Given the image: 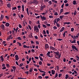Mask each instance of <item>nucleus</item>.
<instances>
[{"mask_svg": "<svg viewBox=\"0 0 79 79\" xmlns=\"http://www.w3.org/2000/svg\"><path fill=\"white\" fill-rule=\"evenodd\" d=\"M53 53H54V55L55 56V58L57 59H59L61 57V54H59V52L57 51L55 52L54 51H53Z\"/></svg>", "mask_w": 79, "mask_h": 79, "instance_id": "f257e3e1", "label": "nucleus"}, {"mask_svg": "<svg viewBox=\"0 0 79 79\" xmlns=\"http://www.w3.org/2000/svg\"><path fill=\"white\" fill-rule=\"evenodd\" d=\"M34 31H36V32L38 33L39 31V30L37 27V26H35L34 27Z\"/></svg>", "mask_w": 79, "mask_h": 79, "instance_id": "f03ea898", "label": "nucleus"}, {"mask_svg": "<svg viewBox=\"0 0 79 79\" xmlns=\"http://www.w3.org/2000/svg\"><path fill=\"white\" fill-rule=\"evenodd\" d=\"M40 18L42 20H46L47 19L46 17L44 16H43V17L42 15H40Z\"/></svg>", "mask_w": 79, "mask_h": 79, "instance_id": "7ed1b4c3", "label": "nucleus"}, {"mask_svg": "<svg viewBox=\"0 0 79 79\" xmlns=\"http://www.w3.org/2000/svg\"><path fill=\"white\" fill-rule=\"evenodd\" d=\"M50 49L53 50V51H57V49H56L55 48L51 46H50Z\"/></svg>", "mask_w": 79, "mask_h": 79, "instance_id": "20e7f679", "label": "nucleus"}, {"mask_svg": "<svg viewBox=\"0 0 79 79\" xmlns=\"http://www.w3.org/2000/svg\"><path fill=\"white\" fill-rule=\"evenodd\" d=\"M54 23H56V24L57 26V27H59L60 26L59 25V23H57V22H56V19H55L54 20Z\"/></svg>", "mask_w": 79, "mask_h": 79, "instance_id": "39448f33", "label": "nucleus"}, {"mask_svg": "<svg viewBox=\"0 0 79 79\" xmlns=\"http://www.w3.org/2000/svg\"><path fill=\"white\" fill-rule=\"evenodd\" d=\"M72 49H73V50H74V49L76 50L77 51H78V49H77V48H76V47L75 46L72 45Z\"/></svg>", "mask_w": 79, "mask_h": 79, "instance_id": "423d86ee", "label": "nucleus"}, {"mask_svg": "<svg viewBox=\"0 0 79 79\" xmlns=\"http://www.w3.org/2000/svg\"><path fill=\"white\" fill-rule=\"evenodd\" d=\"M72 49H73V50H74V49L76 50L77 51H78V49H77V48H76V47L75 46L72 45Z\"/></svg>", "mask_w": 79, "mask_h": 79, "instance_id": "0eeeda50", "label": "nucleus"}, {"mask_svg": "<svg viewBox=\"0 0 79 79\" xmlns=\"http://www.w3.org/2000/svg\"><path fill=\"white\" fill-rule=\"evenodd\" d=\"M0 28L2 30H5V26L3 24H2V25H1Z\"/></svg>", "mask_w": 79, "mask_h": 79, "instance_id": "6e6552de", "label": "nucleus"}, {"mask_svg": "<svg viewBox=\"0 0 79 79\" xmlns=\"http://www.w3.org/2000/svg\"><path fill=\"white\" fill-rule=\"evenodd\" d=\"M4 17V16L2 14L1 15V16H0V21H2V20H3V18Z\"/></svg>", "mask_w": 79, "mask_h": 79, "instance_id": "1a4fd4ad", "label": "nucleus"}, {"mask_svg": "<svg viewBox=\"0 0 79 79\" xmlns=\"http://www.w3.org/2000/svg\"><path fill=\"white\" fill-rule=\"evenodd\" d=\"M51 53L50 52H48L47 54L46 55L48 56L49 57H51V56L50 55V54Z\"/></svg>", "mask_w": 79, "mask_h": 79, "instance_id": "9d476101", "label": "nucleus"}, {"mask_svg": "<svg viewBox=\"0 0 79 79\" xmlns=\"http://www.w3.org/2000/svg\"><path fill=\"white\" fill-rule=\"evenodd\" d=\"M45 7V5H41V8H40V10H43V9H44V8Z\"/></svg>", "mask_w": 79, "mask_h": 79, "instance_id": "9b49d317", "label": "nucleus"}, {"mask_svg": "<svg viewBox=\"0 0 79 79\" xmlns=\"http://www.w3.org/2000/svg\"><path fill=\"white\" fill-rule=\"evenodd\" d=\"M49 48V45L48 44H46L45 45V49H48Z\"/></svg>", "mask_w": 79, "mask_h": 79, "instance_id": "f8f14e48", "label": "nucleus"}, {"mask_svg": "<svg viewBox=\"0 0 79 79\" xmlns=\"http://www.w3.org/2000/svg\"><path fill=\"white\" fill-rule=\"evenodd\" d=\"M64 29H65L64 27H62L60 29V32H63L64 31Z\"/></svg>", "mask_w": 79, "mask_h": 79, "instance_id": "ddd939ff", "label": "nucleus"}, {"mask_svg": "<svg viewBox=\"0 0 79 79\" xmlns=\"http://www.w3.org/2000/svg\"><path fill=\"white\" fill-rule=\"evenodd\" d=\"M34 4H37L38 1L37 0H34L32 2Z\"/></svg>", "mask_w": 79, "mask_h": 79, "instance_id": "4468645a", "label": "nucleus"}, {"mask_svg": "<svg viewBox=\"0 0 79 79\" xmlns=\"http://www.w3.org/2000/svg\"><path fill=\"white\" fill-rule=\"evenodd\" d=\"M1 60L2 61H4V59L3 58V56H0Z\"/></svg>", "mask_w": 79, "mask_h": 79, "instance_id": "2eb2a0df", "label": "nucleus"}, {"mask_svg": "<svg viewBox=\"0 0 79 79\" xmlns=\"http://www.w3.org/2000/svg\"><path fill=\"white\" fill-rule=\"evenodd\" d=\"M55 71L54 70H52L51 73L52 75H54L55 74Z\"/></svg>", "mask_w": 79, "mask_h": 79, "instance_id": "dca6fc26", "label": "nucleus"}, {"mask_svg": "<svg viewBox=\"0 0 79 79\" xmlns=\"http://www.w3.org/2000/svg\"><path fill=\"white\" fill-rule=\"evenodd\" d=\"M73 5H76L77 4V3L76 2V0H74L73 1Z\"/></svg>", "mask_w": 79, "mask_h": 79, "instance_id": "f3484780", "label": "nucleus"}, {"mask_svg": "<svg viewBox=\"0 0 79 79\" xmlns=\"http://www.w3.org/2000/svg\"><path fill=\"white\" fill-rule=\"evenodd\" d=\"M7 6L8 8H9L11 7V4L10 3H8L7 4Z\"/></svg>", "mask_w": 79, "mask_h": 79, "instance_id": "a211bd4d", "label": "nucleus"}, {"mask_svg": "<svg viewBox=\"0 0 79 79\" xmlns=\"http://www.w3.org/2000/svg\"><path fill=\"white\" fill-rule=\"evenodd\" d=\"M76 40H73V41H72L71 42V44L76 43Z\"/></svg>", "mask_w": 79, "mask_h": 79, "instance_id": "6ab92c4d", "label": "nucleus"}, {"mask_svg": "<svg viewBox=\"0 0 79 79\" xmlns=\"http://www.w3.org/2000/svg\"><path fill=\"white\" fill-rule=\"evenodd\" d=\"M33 68H30V69H29V72L30 73H31L32 72L33 70Z\"/></svg>", "mask_w": 79, "mask_h": 79, "instance_id": "aec40b11", "label": "nucleus"}, {"mask_svg": "<svg viewBox=\"0 0 79 79\" xmlns=\"http://www.w3.org/2000/svg\"><path fill=\"white\" fill-rule=\"evenodd\" d=\"M15 57L16 60H18V56L16 55L15 56Z\"/></svg>", "mask_w": 79, "mask_h": 79, "instance_id": "412c9836", "label": "nucleus"}, {"mask_svg": "<svg viewBox=\"0 0 79 79\" xmlns=\"http://www.w3.org/2000/svg\"><path fill=\"white\" fill-rule=\"evenodd\" d=\"M26 11L27 12L28 15H29V8H26Z\"/></svg>", "mask_w": 79, "mask_h": 79, "instance_id": "4be33fe9", "label": "nucleus"}, {"mask_svg": "<svg viewBox=\"0 0 79 79\" xmlns=\"http://www.w3.org/2000/svg\"><path fill=\"white\" fill-rule=\"evenodd\" d=\"M71 23L70 22H64V24L69 25Z\"/></svg>", "mask_w": 79, "mask_h": 79, "instance_id": "5701e85b", "label": "nucleus"}, {"mask_svg": "<svg viewBox=\"0 0 79 79\" xmlns=\"http://www.w3.org/2000/svg\"><path fill=\"white\" fill-rule=\"evenodd\" d=\"M64 15H63L62 16H59V18H60V19L61 20L63 18V17H64Z\"/></svg>", "mask_w": 79, "mask_h": 79, "instance_id": "b1692460", "label": "nucleus"}, {"mask_svg": "<svg viewBox=\"0 0 79 79\" xmlns=\"http://www.w3.org/2000/svg\"><path fill=\"white\" fill-rule=\"evenodd\" d=\"M5 25L7 27H8L10 25V24L9 23H6Z\"/></svg>", "mask_w": 79, "mask_h": 79, "instance_id": "393cba45", "label": "nucleus"}, {"mask_svg": "<svg viewBox=\"0 0 79 79\" xmlns=\"http://www.w3.org/2000/svg\"><path fill=\"white\" fill-rule=\"evenodd\" d=\"M29 37L30 38H33V36L32 35V33H31L30 34V35H29Z\"/></svg>", "mask_w": 79, "mask_h": 79, "instance_id": "a878e982", "label": "nucleus"}, {"mask_svg": "<svg viewBox=\"0 0 79 79\" xmlns=\"http://www.w3.org/2000/svg\"><path fill=\"white\" fill-rule=\"evenodd\" d=\"M69 77V75L68 74H66L65 75V79H67Z\"/></svg>", "mask_w": 79, "mask_h": 79, "instance_id": "bb28decb", "label": "nucleus"}, {"mask_svg": "<svg viewBox=\"0 0 79 79\" xmlns=\"http://www.w3.org/2000/svg\"><path fill=\"white\" fill-rule=\"evenodd\" d=\"M64 9L63 8H62L60 10V13L61 14L63 11Z\"/></svg>", "mask_w": 79, "mask_h": 79, "instance_id": "cd10ccee", "label": "nucleus"}, {"mask_svg": "<svg viewBox=\"0 0 79 79\" xmlns=\"http://www.w3.org/2000/svg\"><path fill=\"white\" fill-rule=\"evenodd\" d=\"M69 12H65V13H64V15H69Z\"/></svg>", "mask_w": 79, "mask_h": 79, "instance_id": "c85d7f7f", "label": "nucleus"}, {"mask_svg": "<svg viewBox=\"0 0 79 79\" xmlns=\"http://www.w3.org/2000/svg\"><path fill=\"white\" fill-rule=\"evenodd\" d=\"M39 58H40V60L41 61H43V59L42 58V57H41L40 56H39Z\"/></svg>", "mask_w": 79, "mask_h": 79, "instance_id": "c756f323", "label": "nucleus"}, {"mask_svg": "<svg viewBox=\"0 0 79 79\" xmlns=\"http://www.w3.org/2000/svg\"><path fill=\"white\" fill-rule=\"evenodd\" d=\"M53 29H54L55 30L57 29V27H56L55 26H54V27H53Z\"/></svg>", "mask_w": 79, "mask_h": 79, "instance_id": "7c9ffc66", "label": "nucleus"}, {"mask_svg": "<svg viewBox=\"0 0 79 79\" xmlns=\"http://www.w3.org/2000/svg\"><path fill=\"white\" fill-rule=\"evenodd\" d=\"M12 68L14 70L16 69V67L15 66H13L12 67Z\"/></svg>", "mask_w": 79, "mask_h": 79, "instance_id": "2f4dec72", "label": "nucleus"}, {"mask_svg": "<svg viewBox=\"0 0 79 79\" xmlns=\"http://www.w3.org/2000/svg\"><path fill=\"white\" fill-rule=\"evenodd\" d=\"M24 64L23 63H21V64H19V67H21V66H22Z\"/></svg>", "mask_w": 79, "mask_h": 79, "instance_id": "473e14b6", "label": "nucleus"}, {"mask_svg": "<svg viewBox=\"0 0 79 79\" xmlns=\"http://www.w3.org/2000/svg\"><path fill=\"white\" fill-rule=\"evenodd\" d=\"M17 9L16 7H15L12 8V10H16Z\"/></svg>", "mask_w": 79, "mask_h": 79, "instance_id": "72a5a7b5", "label": "nucleus"}, {"mask_svg": "<svg viewBox=\"0 0 79 79\" xmlns=\"http://www.w3.org/2000/svg\"><path fill=\"white\" fill-rule=\"evenodd\" d=\"M39 64L40 65H42L43 64L42 62L41 61L39 62Z\"/></svg>", "mask_w": 79, "mask_h": 79, "instance_id": "f704fd0d", "label": "nucleus"}, {"mask_svg": "<svg viewBox=\"0 0 79 79\" xmlns=\"http://www.w3.org/2000/svg\"><path fill=\"white\" fill-rule=\"evenodd\" d=\"M17 39H18L19 40H22L21 38V37H18L17 38Z\"/></svg>", "mask_w": 79, "mask_h": 79, "instance_id": "c9c22d12", "label": "nucleus"}, {"mask_svg": "<svg viewBox=\"0 0 79 79\" xmlns=\"http://www.w3.org/2000/svg\"><path fill=\"white\" fill-rule=\"evenodd\" d=\"M76 14H77V11L76 10H75L74 13V16L76 15Z\"/></svg>", "mask_w": 79, "mask_h": 79, "instance_id": "e433bc0d", "label": "nucleus"}, {"mask_svg": "<svg viewBox=\"0 0 79 79\" xmlns=\"http://www.w3.org/2000/svg\"><path fill=\"white\" fill-rule=\"evenodd\" d=\"M3 1H2V2H0V6H1L3 4Z\"/></svg>", "mask_w": 79, "mask_h": 79, "instance_id": "4c0bfd02", "label": "nucleus"}, {"mask_svg": "<svg viewBox=\"0 0 79 79\" xmlns=\"http://www.w3.org/2000/svg\"><path fill=\"white\" fill-rule=\"evenodd\" d=\"M48 3L50 4V5H52V2L51 1H50L48 2Z\"/></svg>", "mask_w": 79, "mask_h": 79, "instance_id": "58836bf2", "label": "nucleus"}, {"mask_svg": "<svg viewBox=\"0 0 79 79\" xmlns=\"http://www.w3.org/2000/svg\"><path fill=\"white\" fill-rule=\"evenodd\" d=\"M68 1L67 0H65L64 1V3H68Z\"/></svg>", "mask_w": 79, "mask_h": 79, "instance_id": "ea45409f", "label": "nucleus"}, {"mask_svg": "<svg viewBox=\"0 0 79 79\" xmlns=\"http://www.w3.org/2000/svg\"><path fill=\"white\" fill-rule=\"evenodd\" d=\"M58 76V74L57 73H56V74L55 75V78H56Z\"/></svg>", "mask_w": 79, "mask_h": 79, "instance_id": "a19ab883", "label": "nucleus"}, {"mask_svg": "<svg viewBox=\"0 0 79 79\" xmlns=\"http://www.w3.org/2000/svg\"><path fill=\"white\" fill-rule=\"evenodd\" d=\"M43 27L44 28H46L47 27V26H46L45 25H43Z\"/></svg>", "mask_w": 79, "mask_h": 79, "instance_id": "79ce46f5", "label": "nucleus"}, {"mask_svg": "<svg viewBox=\"0 0 79 79\" xmlns=\"http://www.w3.org/2000/svg\"><path fill=\"white\" fill-rule=\"evenodd\" d=\"M65 33H66V32H64V33H63V36L64 37H65Z\"/></svg>", "mask_w": 79, "mask_h": 79, "instance_id": "37998d69", "label": "nucleus"}, {"mask_svg": "<svg viewBox=\"0 0 79 79\" xmlns=\"http://www.w3.org/2000/svg\"><path fill=\"white\" fill-rule=\"evenodd\" d=\"M40 37L41 38H43V35H42V33H40Z\"/></svg>", "mask_w": 79, "mask_h": 79, "instance_id": "c03bdc74", "label": "nucleus"}, {"mask_svg": "<svg viewBox=\"0 0 79 79\" xmlns=\"http://www.w3.org/2000/svg\"><path fill=\"white\" fill-rule=\"evenodd\" d=\"M74 28H71V31L73 32L74 31Z\"/></svg>", "mask_w": 79, "mask_h": 79, "instance_id": "a18cd8bd", "label": "nucleus"}, {"mask_svg": "<svg viewBox=\"0 0 79 79\" xmlns=\"http://www.w3.org/2000/svg\"><path fill=\"white\" fill-rule=\"evenodd\" d=\"M55 12L56 13H55L54 15H58V13L57 12H56V11Z\"/></svg>", "mask_w": 79, "mask_h": 79, "instance_id": "49530a36", "label": "nucleus"}, {"mask_svg": "<svg viewBox=\"0 0 79 79\" xmlns=\"http://www.w3.org/2000/svg\"><path fill=\"white\" fill-rule=\"evenodd\" d=\"M18 44L19 45V46H22V44H21V43H20V42H18Z\"/></svg>", "mask_w": 79, "mask_h": 79, "instance_id": "de8ad7c7", "label": "nucleus"}, {"mask_svg": "<svg viewBox=\"0 0 79 79\" xmlns=\"http://www.w3.org/2000/svg\"><path fill=\"white\" fill-rule=\"evenodd\" d=\"M19 27L20 28H22V26H21V25L20 24H19Z\"/></svg>", "mask_w": 79, "mask_h": 79, "instance_id": "09e8293b", "label": "nucleus"}, {"mask_svg": "<svg viewBox=\"0 0 79 79\" xmlns=\"http://www.w3.org/2000/svg\"><path fill=\"white\" fill-rule=\"evenodd\" d=\"M49 18H53V16L52 15H50L49 16Z\"/></svg>", "mask_w": 79, "mask_h": 79, "instance_id": "8fccbe9b", "label": "nucleus"}, {"mask_svg": "<svg viewBox=\"0 0 79 79\" xmlns=\"http://www.w3.org/2000/svg\"><path fill=\"white\" fill-rule=\"evenodd\" d=\"M35 43L36 44H38L39 45V42L38 41H35Z\"/></svg>", "mask_w": 79, "mask_h": 79, "instance_id": "3c124183", "label": "nucleus"}, {"mask_svg": "<svg viewBox=\"0 0 79 79\" xmlns=\"http://www.w3.org/2000/svg\"><path fill=\"white\" fill-rule=\"evenodd\" d=\"M62 74H59L58 77H60L62 76Z\"/></svg>", "mask_w": 79, "mask_h": 79, "instance_id": "603ef678", "label": "nucleus"}, {"mask_svg": "<svg viewBox=\"0 0 79 79\" xmlns=\"http://www.w3.org/2000/svg\"><path fill=\"white\" fill-rule=\"evenodd\" d=\"M35 58L36 59L38 60V59H39V57H37V56H35Z\"/></svg>", "mask_w": 79, "mask_h": 79, "instance_id": "864d4df0", "label": "nucleus"}, {"mask_svg": "<svg viewBox=\"0 0 79 79\" xmlns=\"http://www.w3.org/2000/svg\"><path fill=\"white\" fill-rule=\"evenodd\" d=\"M65 6L67 7L68 6H69V3H66L65 4Z\"/></svg>", "mask_w": 79, "mask_h": 79, "instance_id": "5fc2aeb1", "label": "nucleus"}, {"mask_svg": "<svg viewBox=\"0 0 79 79\" xmlns=\"http://www.w3.org/2000/svg\"><path fill=\"white\" fill-rule=\"evenodd\" d=\"M23 48H26L27 47V46L26 45H23Z\"/></svg>", "mask_w": 79, "mask_h": 79, "instance_id": "6e6d98bb", "label": "nucleus"}, {"mask_svg": "<svg viewBox=\"0 0 79 79\" xmlns=\"http://www.w3.org/2000/svg\"><path fill=\"white\" fill-rule=\"evenodd\" d=\"M57 40L58 41H61V40H63L60 39H57Z\"/></svg>", "mask_w": 79, "mask_h": 79, "instance_id": "4d7b16f0", "label": "nucleus"}, {"mask_svg": "<svg viewBox=\"0 0 79 79\" xmlns=\"http://www.w3.org/2000/svg\"><path fill=\"white\" fill-rule=\"evenodd\" d=\"M46 25L48 27H50V26L51 25L49 23H47V24H46Z\"/></svg>", "mask_w": 79, "mask_h": 79, "instance_id": "13d9d810", "label": "nucleus"}, {"mask_svg": "<svg viewBox=\"0 0 79 79\" xmlns=\"http://www.w3.org/2000/svg\"><path fill=\"white\" fill-rule=\"evenodd\" d=\"M29 13L30 15H32L33 14V13L31 12V11L30 10L29 11Z\"/></svg>", "mask_w": 79, "mask_h": 79, "instance_id": "bf43d9fd", "label": "nucleus"}, {"mask_svg": "<svg viewBox=\"0 0 79 79\" xmlns=\"http://www.w3.org/2000/svg\"><path fill=\"white\" fill-rule=\"evenodd\" d=\"M34 70L35 71H36V72L38 71V70L37 69H34Z\"/></svg>", "mask_w": 79, "mask_h": 79, "instance_id": "052dcab7", "label": "nucleus"}, {"mask_svg": "<svg viewBox=\"0 0 79 79\" xmlns=\"http://www.w3.org/2000/svg\"><path fill=\"white\" fill-rule=\"evenodd\" d=\"M29 66L28 65H27L26 66H25V68L26 69H28Z\"/></svg>", "mask_w": 79, "mask_h": 79, "instance_id": "680f3d73", "label": "nucleus"}, {"mask_svg": "<svg viewBox=\"0 0 79 79\" xmlns=\"http://www.w3.org/2000/svg\"><path fill=\"white\" fill-rule=\"evenodd\" d=\"M38 78L40 79H42L43 78V77H42L41 76H39V77H38Z\"/></svg>", "mask_w": 79, "mask_h": 79, "instance_id": "e2e57ef3", "label": "nucleus"}, {"mask_svg": "<svg viewBox=\"0 0 79 79\" xmlns=\"http://www.w3.org/2000/svg\"><path fill=\"white\" fill-rule=\"evenodd\" d=\"M56 68H57V69L58 70H59V69H60V67L59 66H56Z\"/></svg>", "mask_w": 79, "mask_h": 79, "instance_id": "0e129e2a", "label": "nucleus"}, {"mask_svg": "<svg viewBox=\"0 0 79 79\" xmlns=\"http://www.w3.org/2000/svg\"><path fill=\"white\" fill-rule=\"evenodd\" d=\"M43 33H44V34H46V33L45 31V30H43Z\"/></svg>", "mask_w": 79, "mask_h": 79, "instance_id": "69168bd1", "label": "nucleus"}, {"mask_svg": "<svg viewBox=\"0 0 79 79\" xmlns=\"http://www.w3.org/2000/svg\"><path fill=\"white\" fill-rule=\"evenodd\" d=\"M31 51L32 52H35V50L33 49H32L31 50Z\"/></svg>", "mask_w": 79, "mask_h": 79, "instance_id": "338daca9", "label": "nucleus"}, {"mask_svg": "<svg viewBox=\"0 0 79 79\" xmlns=\"http://www.w3.org/2000/svg\"><path fill=\"white\" fill-rule=\"evenodd\" d=\"M6 67H3V68H2V70H4V69H6Z\"/></svg>", "mask_w": 79, "mask_h": 79, "instance_id": "774afa93", "label": "nucleus"}]
</instances>
